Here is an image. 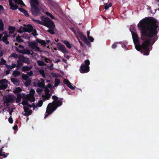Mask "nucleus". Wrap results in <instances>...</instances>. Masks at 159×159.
Segmentation results:
<instances>
[{
  "instance_id": "f257e3e1",
  "label": "nucleus",
  "mask_w": 159,
  "mask_h": 159,
  "mask_svg": "<svg viewBox=\"0 0 159 159\" xmlns=\"http://www.w3.org/2000/svg\"><path fill=\"white\" fill-rule=\"evenodd\" d=\"M156 20L152 17L139 22L138 26L141 28L142 35L141 39L142 40H144L141 45L140 43L138 36L136 33H131L136 49L145 55L149 54L150 50L148 46L151 40V39L153 38V44L158 39L157 30L158 27L156 24Z\"/></svg>"
},
{
  "instance_id": "f03ea898",
  "label": "nucleus",
  "mask_w": 159,
  "mask_h": 159,
  "mask_svg": "<svg viewBox=\"0 0 159 159\" xmlns=\"http://www.w3.org/2000/svg\"><path fill=\"white\" fill-rule=\"evenodd\" d=\"M31 7V11L33 15L36 16L41 14L40 9L39 7V2L38 0H31L30 2Z\"/></svg>"
},
{
  "instance_id": "7ed1b4c3",
  "label": "nucleus",
  "mask_w": 159,
  "mask_h": 159,
  "mask_svg": "<svg viewBox=\"0 0 159 159\" xmlns=\"http://www.w3.org/2000/svg\"><path fill=\"white\" fill-rule=\"evenodd\" d=\"M41 20L44 22V26H45L49 29H54L55 24L53 21L50 18L48 17H44L42 16L41 17Z\"/></svg>"
},
{
  "instance_id": "20e7f679",
  "label": "nucleus",
  "mask_w": 159,
  "mask_h": 159,
  "mask_svg": "<svg viewBox=\"0 0 159 159\" xmlns=\"http://www.w3.org/2000/svg\"><path fill=\"white\" fill-rule=\"evenodd\" d=\"M41 20L44 22V26H45L49 29H54L55 24L53 21L50 18L48 17H44L42 16L41 17Z\"/></svg>"
},
{
  "instance_id": "39448f33",
  "label": "nucleus",
  "mask_w": 159,
  "mask_h": 159,
  "mask_svg": "<svg viewBox=\"0 0 159 159\" xmlns=\"http://www.w3.org/2000/svg\"><path fill=\"white\" fill-rule=\"evenodd\" d=\"M85 64L81 65L80 68V71L82 73H86L89 71L90 61L89 60H86L84 61Z\"/></svg>"
},
{
  "instance_id": "423d86ee",
  "label": "nucleus",
  "mask_w": 159,
  "mask_h": 159,
  "mask_svg": "<svg viewBox=\"0 0 159 159\" xmlns=\"http://www.w3.org/2000/svg\"><path fill=\"white\" fill-rule=\"evenodd\" d=\"M52 98L54 100L52 102V104L56 109L57 107H60L62 105V100L63 98H62L59 99L55 95L52 97Z\"/></svg>"
},
{
  "instance_id": "0eeeda50",
  "label": "nucleus",
  "mask_w": 159,
  "mask_h": 159,
  "mask_svg": "<svg viewBox=\"0 0 159 159\" xmlns=\"http://www.w3.org/2000/svg\"><path fill=\"white\" fill-rule=\"evenodd\" d=\"M3 100L4 103L7 104V106H8V103L9 102L13 103L14 102V98L13 96L8 95L7 96L4 97Z\"/></svg>"
},
{
  "instance_id": "6e6552de",
  "label": "nucleus",
  "mask_w": 159,
  "mask_h": 159,
  "mask_svg": "<svg viewBox=\"0 0 159 159\" xmlns=\"http://www.w3.org/2000/svg\"><path fill=\"white\" fill-rule=\"evenodd\" d=\"M56 109V107H54L52 103H49L47 107L46 113L48 114H50Z\"/></svg>"
},
{
  "instance_id": "1a4fd4ad",
  "label": "nucleus",
  "mask_w": 159,
  "mask_h": 159,
  "mask_svg": "<svg viewBox=\"0 0 159 159\" xmlns=\"http://www.w3.org/2000/svg\"><path fill=\"white\" fill-rule=\"evenodd\" d=\"M7 80L6 79L0 80V89L4 90L6 89L7 86Z\"/></svg>"
},
{
  "instance_id": "9d476101",
  "label": "nucleus",
  "mask_w": 159,
  "mask_h": 159,
  "mask_svg": "<svg viewBox=\"0 0 159 159\" xmlns=\"http://www.w3.org/2000/svg\"><path fill=\"white\" fill-rule=\"evenodd\" d=\"M19 58H20L21 61L23 63L29 64L30 63V61L29 58L25 57L24 56L22 55H19Z\"/></svg>"
},
{
  "instance_id": "9b49d317",
  "label": "nucleus",
  "mask_w": 159,
  "mask_h": 159,
  "mask_svg": "<svg viewBox=\"0 0 159 159\" xmlns=\"http://www.w3.org/2000/svg\"><path fill=\"white\" fill-rule=\"evenodd\" d=\"M57 48H58L59 50L61 51L63 53L67 52L64 45H62L60 43H57Z\"/></svg>"
},
{
  "instance_id": "f8f14e48",
  "label": "nucleus",
  "mask_w": 159,
  "mask_h": 159,
  "mask_svg": "<svg viewBox=\"0 0 159 159\" xmlns=\"http://www.w3.org/2000/svg\"><path fill=\"white\" fill-rule=\"evenodd\" d=\"M23 109L25 112V113L23 114L24 116H28L31 115L32 111L31 110H29L28 107H27L24 106L23 107Z\"/></svg>"
},
{
  "instance_id": "ddd939ff",
  "label": "nucleus",
  "mask_w": 159,
  "mask_h": 159,
  "mask_svg": "<svg viewBox=\"0 0 159 159\" xmlns=\"http://www.w3.org/2000/svg\"><path fill=\"white\" fill-rule=\"evenodd\" d=\"M52 6L53 7L54 9L56 10L57 12L61 13L62 12L61 8L59 6L58 4L55 2L52 3Z\"/></svg>"
},
{
  "instance_id": "4468645a",
  "label": "nucleus",
  "mask_w": 159,
  "mask_h": 159,
  "mask_svg": "<svg viewBox=\"0 0 159 159\" xmlns=\"http://www.w3.org/2000/svg\"><path fill=\"white\" fill-rule=\"evenodd\" d=\"M63 82L71 89L74 90L75 89V88L72 86L71 83L67 79H65L63 80Z\"/></svg>"
},
{
  "instance_id": "2eb2a0df",
  "label": "nucleus",
  "mask_w": 159,
  "mask_h": 159,
  "mask_svg": "<svg viewBox=\"0 0 159 159\" xmlns=\"http://www.w3.org/2000/svg\"><path fill=\"white\" fill-rule=\"evenodd\" d=\"M77 33L80 36L81 39L84 41L85 40L87 39V38L84 35L83 33L81 32L79 30L77 31Z\"/></svg>"
},
{
  "instance_id": "dca6fc26",
  "label": "nucleus",
  "mask_w": 159,
  "mask_h": 159,
  "mask_svg": "<svg viewBox=\"0 0 159 159\" xmlns=\"http://www.w3.org/2000/svg\"><path fill=\"white\" fill-rule=\"evenodd\" d=\"M9 37L8 34H5L4 36L2 37V40L6 44L8 45L9 43V42L8 41V37Z\"/></svg>"
},
{
  "instance_id": "f3484780",
  "label": "nucleus",
  "mask_w": 159,
  "mask_h": 159,
  "mask_svg": "<svg viewBox=\"0 0 159 159\" xmlns=\"http://www.w3.org/2000/svg\"><path fill=\"white\" fill-rule=\"evenodd\" d=\"M26 98L28 100L31 102H34L35 100V98L34 96L27 95L26 96Z\"/></svg>"
},
{
  "instance_id": "a211bd4d",
  "label": "nucleus",
  "mask_w": 159,
  "mask_h": 159,
  "mask_svg": "<svg viewBox=\"0 0 159 159\" xmlns=\"http://www.w3.org/2000/svg\"><path fill=\"white\" fill-rule=\"evenodd\" d=\"M26 27L27 28V29L26 30H27V32L28 33L31 32L33 31V30L34 29L33 26L31 24H30L27 25V27Z\"/></svg>"
},
{
  "instance_id": "6ab92c4d",
  "label": "nucleus",
  "mask_w": 159,
  "mask_h": 159,
  "mask_svg": "<svg viewBox=\"0 0 159 159\" xmlns=\"http://www.w3.org/2000/svg\"><path fill=\"white\" fill-rule=\"evenodd\" d=\"M32 66H24L21 69V70L22 71L25 72L28 71L30 70L32 68Z\"/></svg>"
},
{
  "instance_id": "aec40b11",
  "label": "nucleus",
  "mask_w": 159,
  "mask_h": 159,
  "mask_svg": "<svg viewBox=\"0 0 159 159\" xmlns=\"http://www.w3.org/2000/svg\"><path fill=\"white\" fill-rule=\"evenodd\" d=\"M11 81L15 85L19 86L20 84L19 80L16 78H12L11 79Z\"/></svg>"
},
{
  "instance_id": "412c9836",
  "label": "nucleus",
  "mask_w": 159,
  "mask_h": 159,
  "mask_svg": "<svg viewBox=\"0 0 159 159\" xmlns=\"http://www.w3.org/2000/svg\"><path fill=\"white\" fill-rule=\"evenodd\" d=\"M19 53H22L23 54H26L29 55L31 53L30 51L29 50L25 49H23L22 51H20L19 52Z\"/></svg>"
},
{
  "instance_id": "4be33fe9",
  "label": "nucleus",
  "mask_w": 159,
  "mask_h": 159,
  "mask_svg": "<svg viewBox=\"0 0 159 159\" xmlns=\"http://www.w3.org/2000/svg\"><path fill=\"white\" fill-rule=\"evenodd\" d=\"M29 45L30 47L32 48H37L38 44L35 42H31L29 43Z\"/></svg>"
},
{
  "instance_id": "5701e85b",
  "label": "nucleus",
  "mask_w": 159,
  "mask_h": 159,
  "mask_svg": "<svg viewBox=\"0 0 159 159\" xmlns=\"http://www.w3.org/2000/svg\"><path fill=\"white\" fill-rule=\"evenodd\" d=\"M36 41L37 43L41 44L42 45L44 46H45L46 44V43L44 40L40 39L38 38L36 39Z\"/></svg>"
},
{
  "instance_id": "b1692460",
  "label": "nucleus",
  "mask_w": 159,
  "mask_h": 159,
  "mask_svg": "<svg viewBox=\"0 0 159 159\" xmlns=\"http://www.w3.org/2000/svg\"><path fill=\"white\" fill-rule=\"evenodd\" d=\"M46 95H43L42 97H43V100L45 101L46 100H48L49 99L51 96V95L50 93H45Z\"/></svg>"
},
{
  "instance_id": "393cba45",
  "label": "nucleus",
  "mask_w": 159,
  "mask_h": 159,
  "mask_svg": "<svg viewBox=\"0 0 159 159\" xmlns=\"http://www.w3.org/2000/svg\"><path fill=\"white\" fill-rule=\"evenodd\" d=\"M22 98V95L20 93H18L17 95V98H16V102L19 103L21 101Z\"/></svg>"
},
{
  "instance_id": "a878e982",
  "label": "nucleus",
  "mask_w": 159,
  "mask_h": 159,
  "mask_svg": "<svg viewBox=\"0 0 159 159\" xmlns=\"http://www.w3.org/2000/svg\"><path fill=\"white\" fill-rule=\"evenodd\" d=\"M26 29L27 28L26 27H23L21 26L19 29L18 32L20 33H21L23 32H27Z\"/></svg>"
},
{
  "instance_id": "bb28decb",
  "label": "nucleus",
  "mask_w": 159,
  "mask_h": 159,
  "mask_svg": "<svg viewBox=\"0 0 159 159\" xmlns=\"http://www.w3.org/2000/svg\"><path fill=\"white\" fill-rule=\"evenodd\" d=\"M17 67L18 68H21L23 65V63L21 61L20 58H19V59L17 60Z\"/></svg>"
},
{
  "instance_id": "cd10ccee",
  "label": "nucleus",
  "mask_w": 159,
  "mask_h": 159,
  "mask_svg": "<svg viewBox=\"0 0 159 159\" xmlns=\"http://www.w3.org/2000/svg\"><path fill=\"white\" fill-rule=\"evenodd\" d=\"M42 80L41 82L38 83V86L40 88H44L45 84H44V80L43 79H42Z\"/></svg>"
},
{
  "instance_id": "c85d7f7f",
  "label": "nucleus",
  "mask_w": 159,
  "mask_h": 159,
  "mask_svg": "<svg viewBox=\"0 0 159 159\" xmlns=\"http://www.w3.org/2000/svg\"><path fill=\"white\" fill-rule=\"evenodd\" d=\"M63 43L65 44L67 48H69L70 49L71 47V46L70 45V44L69 43L66 41V40H63L62 41Z\"/></svg>"
},
{
  "instance_id": "c756f323",
  "label": "nucleus",
  "mask_w": 159,
  "mask_h": 159,
  "mask_svg": "<svg viewBox=\"0 0 159 159\" xmlns=\"http://www.w3.org/2000/svg\"><path fill=\"white\" fill-rule=\"evenodd\" d=\"M20 74L19 71L17 70H14L13 72L12 75L14 77H17Z\"/></svg>"
},
{
  "instance_id": "7c9ffc66",
  "label": "nucleus",
  "mask_w": 159,
  "mask_h": 159,
  "mask_svg": "<svg viewBox=\"0 0 159 159\" xmlns=\"http://www.w3.org/2000/svg\"><path fill=\"white\" fill-rule=\"evenodd\" d=\"M16 3L17 4H19L20 5H23L25 6V4L24 3L23 1L22 0H14Z\"/></svg>"
},
{
  "instance_id": "2f4dec72",
  "label": "nucleus",
  "mask_w": 159,
  "mask_h": 159,
  "mask_svg": "<svg viewBox=\"0 0 159 159\" xmlns=\"http://www.w3.org/2000/svg\"><path fill=\"white\" fill-rule=\"evenodd\" d=\"M15 30V28L13 26H10L9 27V33L11 34H12L14 31Z\"/></svg>"
},
{
  "instance_id": "473e14b6",
  "label": "nucleus",
  "mask_w": 159,
  "mask_h": 159,
  "mask_svg": "<svg viewBox=\"0 0 159 159\" xmlns=\"http://www.w3.org/2000/svg\"><path fill=\"white\" fill-rule=\"evenodd\" d=\"M22 90V89L20 88L17 87L16 88L15 90L14 91V92L15 94H18Z\"/></svg>"
},
{
  "instance_id": "72a5a7b5",
  "label": "nucleus",
  "mask_w": 159,
  "mask_h": 159,
  "mask_svg": "<svg viewBox=\"0 0 159 159\" xmlns=\"http://www.w3.org/2000/svg\"><path fill=\"white\" fill-rule=\"evenodd\" d=\"M32 20L33 21L36 23L37 24H40L41 25H43L44 22H43L41 21L40 20H37V19H33Z\"/></svg>"
},
{
  "instance_id": "f704fd0d",
  "label": "nucleus",
  "mask_w": 159,
  "mask_h": 159,
  "mask_svg": "<svg viewBox=\"0 0 159 159\" xmlns=\"http://www.w3.org/2000/svg\"><path fill=\"white\" fill-rule=\"evenodd\" d=\"M4 30V24L2 20L0 19V30L2 31Z\"/></svg>"
},
{
  "instance_id": "c9c22d12",
  "label": "nucleus",
  "mask_w": 159,
  "mask_h": 159,
  "mask_svg": "<svg viewBox=\"0 0 159 159\" xmlns=\"http://www.w3.org/2000/svg\"><path fill=\"white\" fill-rule=\"evenodd\" d=\"M104 9L105 10H107L108 9L109 7L112 6V4L111 3H109L108 4L107 3H105L104 4Z\"/></svg>"
},
{
  "instance_id": "e433bc0d",
  "label": "nucleus",
  "mask_w": 159,
  "mask_h": 159,
  "mask_svg": "<svg viewBox=\"0 0 159 159\" xmlns=\"http://www.w3.org/2000/svg\"><path fill=\"white\" fill-rule=\"evenodd\" d=\"M38 65L40 66H42L45 65V63L43 61H37Z\"/></svg>"
},
{
  "instance_id": "4c0bfd02",
  "label": "nucleus",
  "mask_w": 159,
  "mask_h": 159,
  "mask_svg": "<svg viewBox=\"0 0 159 159\" xmlns=\"http://www.w3.org/2000/svg\"><path fill=\"white\" fill-rule=\"evenodd\" d=\"M45 14L47 16L51 17L52 19H55L54 16L52 15L50 13L48 12H46Z\"/></svg>"
},
{
  "instance_id": "58836bf2",
  "label": "nucleus",
  "mask_w": 159,
  "mask_h": 159,
  "mask_svg": "<svg viewBox=\"0 0 159 159\" xmlns=\"http://www.w3.org/2000/svg\"><path fill=\"white\" fill-rule=\"evenodd\" d=\"M16 41L18 43L23 42L24 40L21 39L20 36H17L16 38Z\"/></svg>"
},
{
  "instance_id": "ea45409f",
  "label": "nucleus",
  "mask_w": 159,
  "mask_h": 159,
  "mask_svg": "<svg viewBox=\"0 0 159 159\" xmlns=\"http://www.w3.org/2000/svg\"><path fill=\"white\" fill-rule=\"evenodd\" d=\"M8 155V153H6L3 152H0V156H3L4 157H6Z\"/></svg>"
},
{
  "instance_id": "a19ab883",
  "label": "nucleus",
  "mask_w": 159,
  "mask_h": 159,
  "mask_svg": "<svg viewBox=\"0 0 159 159\" xmlns=\"http://www.w3.org/2000/svg\"><path fill=\"white\" fill-rule=\"evenodd\" d=\"M10 57H13L14 58H19V55L18 56L17 54L15 53H12L10 55Z\"/></svg>"
},
{
  "instance_id": "79ce46f5",
  "label": "nucleus",
  "mask_w": 159,
  "mask_h": 159,
  "mask_svg": "<svg viewBox=\"0 0 159 159\" xmlns=\"http://www.w3.org/2000/svg\"><path fill=\"white\" fill-rule=\"evenodd\" d=\"M43 100H40L38 102L37 104V106L40 107H41L43 104Z\"/></svg>"
},
{
  "instance_id": "37998d69",
  "label": "nucleus",
  "mask_w": 159,
  "mask_h": 159,
  "mask_svg": "<svg viewBox=\"0 0 159 159\" xmlns=\"http://www.w3.org/2000/svg\"><path fill=\"white\" fill-rule=\"evenodd\" d=\"M60 80L58 79H56L55 80V86H58L60 82Z\"/></svg>"
},
{
  "instance_id": "c03bdc74",
  "label": "nucleus",
  "mask_w": 159,
  "mask_h": 159,
  "mask_svg": "<svg viewBox=\"0 0 159 159\" xmlns=\"http://www.w3.org/2000/svg\"><path fill=\"white\" fill-rule=\"evenodd\" d=\"M11 8L13 10H17L18 8V6L16 5L13 4L12 6L11 7Z\"/></svg>"
},
{
  "instance_id": "a18cd8bd",
  "label": "nucleus",
  "mask_w": 159,
  "mask_h": 159,
  "mask_svg": "<svg viewBox=\"0 0 159 159\" xmlns=\"http://www.w3.org/2000/svg\"><path fill=\"white\" fill-rule=\"evenodd\" d=\"M31 83V80H26L25 83V85L26 86H28Z\"/></svg>"
},
{
  "instance_id": "49530a36",
  "label": "nucleus",
  "mask_w": 159,
  "mask_h": 159,
  "mask_svg": "<svg viewBox=\"0 0 159 159\" xmlns=\"http://www.w3.org/2000/svg\"><path fill=\"white\" fill-rule=\"evenodd\" d=\"M28 100H24L22 101L21 103V104H22L24 106H25L28 105Z\"/></svg>"
},
{
  "instance_id": "de8ad7c7",
  "label": "nucleus",
  "mask_w": 159,
  "mask_h": 159,
  "mask_svg": "<svg viewBox=\"0 0 159 159\" xmlns=\"http://www.w3.org/2000/svg\"><path fill=\"white\" fill-rule=\"evenodd\" d=\"M47 32L48 33H49L52 34H55L54 29H49L47 30Z\"/></svg>"
},
{
  "instance_id": "09e8293b",
  "label": "nucleus",
  "mask_w": 159,
  "mask_h": 159,
  "mask_svg": "<svg viewBox=\"0 0 159 159\" xmlns=\"http://www.w3.org/2000/svg\"><path fill=\"white\" fill-rule=\"evenodd\" d=\"M130 30L131 32L132 33L135 32L134 31L135 30V28L133 26H131L130 28Z\"/></svg>"
},
{
  "instance_id": "8fccbe9b",
  "label": "nucleus",
  "mask_w": 159,
  "mask_h": 159,
  "mask_svg": "<svg viewBox=\"0 0 159 159\" xmlns=\"http://www.w3.org/2000/svg\"><path fill=\"white\" fill-rule=\"evenodd\" d=\"M1 60V61L0 62V64L1 65H5L6 63V61L3 58H2Z\"/></svg>"
},
{
  "instance_id": "3c124183",
  "label": "nucleus",
  "mask_w": 159,
  "mask_h": 159,
  "mask_svg": "<svg viewBox=\"0 0 159 159\" xmlns=\"http://www.w3.org/2000/svg\"><path fill=\"white\" fill-rule=\"evenodd\" d=\"M22 78L24 80H26L28 79V76L26 74H23L22 75Z\"/></svg>"
},
{
  "instance_id": "603ef678",
  "label": "nucleus",
  "mask_w": 159,
  "mask_h": 159,
  "mask_svg": "<svg viewBox=\"0 0 159 159\" xmlns=\"http://www.w3.org/2000/svg\"><path fill=\"white\" fill-rule=\"evenodd\" d=\"M33 33H32L33 36H35L38 35V34L37 33V31L36 29H33Z\"/></svg>"
},
{
  "instance_id": "864d4df0",
  "label": "nucleus",
  "mask_w": 159,
  "mask_h": 159,
  "mask_svg": "<svg viewBox=\"0 0 159 159\" xmlns=\"http://www.w3.org/2000/svg\"><path fill=\"white\" fill-rule=\"evenodd\" d=\"M85 43L87 44V45L88 46L90 45V43L89 41L87 39L85 40L84 41Z\"/></svg>"
},
{
  "instance_id": "5fc2aeb1",
  "label": "nucleus",
  "mask_w": 159,
  "mask_h": 159,
  "mask_svg": "<svg viewBox=\"0 0 159 159\" xmlns=\"http://www.w3.org/2000/svg\"><path fill=\"white\" fill-rule=\"evenodd\" d=\"M35 93V91L33 89H31L30 91V95L34 96V94Z\"/></svg>"
},
{
  "instance_id": "6e6d98bb",
  "label": "nucleus",
  "mask_w": 159,
  "mask_h": 159,
  "mask_svg": "<svg viewBox=\"0 0 159 159\" xmlns=\"http://www.w3.org/2000/svg\"><path fill=\"white\" fill-rule=\"evenodd\" d=\"M44 90L45 92V93H49L50 91L48 87H45L44 88Z\"/></svg>"
},
{
  "instance_id": "4d7b16f0",
  "label": "nucleus",
  "mask_w": 159,
  "mask_h": 159,
  "mask_svg": "<svg viewBox=\"0 0 159 159\" xmlns=\"http://www.w3.org/2000/svg\"><path fill=\"white\" fill-rule=\"evenodd\" d=\"M23 13L24 14V15L25 16L28 17L29 16V14L28 13L27 11L25 10V11H24Z\"/></svg>"
},
{
  "instance_id": "13d9d810",
  "label": "nucleus",
  "mask_w": 159,
  "mask_h": 159,
  "mask_svg": "<svg viewBox=\"0 0 159 159\" xmlns=\"http://www.w3.org/2000/svg\"><path fill=\"white\" fill-rule=\"evenodd\" d=\"M8 121L10 124H12L13 122L12 118L11 116L8 119Z\"/></svg>"
},
{
  "instance_id": "bf43d9fd",
  "label": "nucleus",
  "mask_w": 159,
  "mask_h": 159,
  "mask_svg": "<svg viewBox=\"0 0 159 159\" xmlns=\"http://www.w3.org/2000/svg\"><path fill=\"white\" fill-rule=\"evenodd\" d=\"M6 67L9 70L12 69V68L11 66L8 65L7 64H6Z\"/></svg>"
},
{
  "instance_id": "052dcab7",
  "label": "nucleus",
  "mask_w": 159,
  "mask_h": 159,
  "mask_svg": "<svg viewBox=\"0 0 159 159\" xmlns=\"http://www.w3.org/2000/svg\"><path fill=\"white\" fill-rule=\"evenodd\" d=\"M88 39H89L90 41L91 42H93L94 40V39L93 37H91V36H88Z\"/></svg>"
},
{
  "instance_id": "680f3d73",
  "label": "nucleus",
  "mask_w": 159,
  "mask_h": 159,
  "mask_svg": "<svg viewBox=\"0 0 159 159\" xmlns=\"http://www.w3.org/2000/svg\"><path fill=\"white\" fill-rule=\"evenodd\" d=\"M71 30L76 35V31L75 30L73 27H71L70 28Z\"/></svg>"
},
{
  "instance_id": "e2e57ef3",
  "label": "nucleus",
  "mask_w": 159,
  "mask_h": 159,
  "mask_svg": "<svg viewBox=\"0 0 159 159\" xmlns=\"http://www.w3.org/2000/svg\"><path fill=\"white\" fill-rule=\"evenodd\" d=\"M39 72L41 75H43L44 74V71L43 70H40L39 71Z\"/></svg>"
},
{
  "instance_id": "0e129e2a",
  "label": "nucleus",
  "mask_w": 159,
  "mask_h": 159,
  "mask_svg": "<svg viewBox=\"0 0 159 159\" xmlns=\"http://www.w3.org/2000/svg\"><path fill=\"white\" fill-rule=\"evenodd\" d=\"M27 74L30 76H32L33 75V72L32 70L27 73Z\"/></svg>"
},
{
  "instance_id": "69168bd1",
  "label": "nucleus",
  "mask_w": 159,
  "mask_h": 159,
  "mask_svg": "<svg viewBox=\"0 0 159 159\" xmlns=\"http://www.w3.org/2000/svg\"><path fill=\"white\" fill-rule=\"evenodd\" d=\"M13 129L14 130H17L18 129V126L17 125H15L13 127Z\"/></svg>"
},
{
  "instance_id": "338daca9",
  "label": "nucleus",
  "mask_w": 159,
  "mask_h": 159,
  "mask_svg": "<svg viewBox=\"0 0 159 159\" xmlns=\"http://www.w3.org/2000/svg\"><path fill=\"white\" fill-rule=\"evenodd\" d=\"M43 90L40 88H37L36 90V91L37 93H40Z\"/></svg>"
},
{
  "instance_id": "774afa93",
  "label": "nucleus",
  "mask_w": 159,
  "mask_h": 159,
  "mask_svg": "<svg viewBox=\"0 0 159 159\" xmlns=\"http://www.w3.org/2000/svg\"><path fill=\"white\" fill-rule=\"evenodd\" d=\"M117 47V44L116 43H114L112 45L111 47L113 49H115Z\"/></svg>"
}]
</instances>
